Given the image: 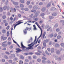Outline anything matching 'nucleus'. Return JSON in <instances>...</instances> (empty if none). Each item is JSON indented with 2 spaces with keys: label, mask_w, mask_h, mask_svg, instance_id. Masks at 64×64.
<instances>
[{
  "label": "nucleus",
  "mask_w": 64,
  "mask_h": 64,
  "mask_svg": "<svg viewBox=\"0 0 64 64\" xmlns=\"http://www.w3.org/2000/svg\"><path fill=\"white\" fill-rule=\"evenodd\" d=\"M8 62L10 63H11L12 62V60H8Z\"/></svg>",
  "instance_id": "37"
},
{
  "label": "nucleus",
  "mask_w": 64,
  "mask_h": 64,
  "mask_svg": "<svg viewBox=\"0 0 64 64\" xmlns=\"http://www.w3.org/2000/svg\"><path fill=\"white\" fill-rule=\"evenodd\" d=\"M44 15L45 14H44V13H42L41 14L40 16H44Z\"/></svg>",
  "instance_id": "47"
},
{
  "label": "nucleus",
  "mask_w": 64,
  "mask_h": 64,
  "mask_svg": "<svg viewBox=\"0 0 64 64\" xmlns=\"http://www.w3.org/2000/svg\"><path fill=\"white\" fill-rule=\"evenodd\" d=\"M51 29V27L50 26L48 28L47 30L48 31L49 30H50V29Z\"/></svg>",
  "instance_id": "58"
},
{
  "label": "nucleus",
  "mask_w": 64,
  "mask_h": 64,
  "mask_svg": "<svg viewBox=\"0 0 64 64\" xmlns=\"http://www.w3.org/2000/svg\"><path fill=\"white\" fill-rule=\"evenodd\" d=\"M2 32L3 33H6V30L4 29L3 30H2Z\"/></svg>",
  "instance_id": "17"
},
{
  "label": "nucleus",
  "mask_w": 64,
  "mask_h": 64,
  "mask_svg": "<svg viewBox=\"0 0 64 64\" xmlns=\"http://www.w3.org/2000/svg\"><path fill=\"white\" fill-rule=\"evenodd\" d=\"M28 58L29 59H31V57L30 56H28Z\"/></svg>",
  "instance_id": "61"
},
{
  "label": "nucleus",
  "mask_w": 64,
  "mask_h": 64,
  "mask_svg": "<svg viewBox=\"0 0 64 64\" xmlns=\"http://www.w3.org/2000/svg\"><path fill=\"white\" fill-rule=\"evenodd\" d=\"M7 36H9V32H7Z\"/></svg>",
  "instance_id": "46"
},
{
  "label": "nucleus",
  "mask_w": 64,
  "mask_h": 64,
  "mask_svg": "<svg viewBox=\"0 0 64 64\" xmlns=\"http://www.w3.org/2000/svg\"><path fill=\"white\" fill-rule=\"evenodd\" d=\"M38 16V14H36L34 15V16H33L32 17V18L33 19H34L35 17H37Z\"/></svg>",
  "instance_id": "10"
},
{
  "label": "nucleus",
  "mask_w": 64,
  "mask_h": 64,
  "mask_svg": "<svg viewBox=\"0 0 64 64\" xmlns=\"http://www.w3.org/2000/svg\"><path fill=\"white\" fill-rule=\"evenodd\" d=\"M57 15V13H54L52 14V16H56Z\"/></svg>",
  "instance_id": "14"
},
{
  "label": "nucleus",
  "mask_w": 64,
  "mask_h": 64,
  "mask_svg": "<svg viewBox=\"0 0 64 64\" xmlns=\"http://www.w3.org/2000/svg\"><path fill=\"white\" fill-rule=\"evenodd\" d=\"M48 41H49V40H48V39H46V40H45L44 41V42H48Z\"/></svg>",
  "instance_id": "31"
},
{
  "label": "nucleus",
  "mask_w": 64,
  "mask_h": 64,
  "mask_svg": "<svg viewBox=\"0 0 64 64\" xmlns=\"http://www.w3.org/2000/svg\"><path fill=\"white\" fill-rule=\"evenodd\" d=\"M26 30H29V31H30V30L31 28H28V27H26Z\"/></svg>",
  "instance_id": "26"
},
{
  "label": "nucleus",
  "mask_w": 64,
  "mask_h": 64,
  "mask_svg": "<svg viewBox=\"0 0 64 64\" xmlns=\"http://www.w3.org/2000/svg\"><path fill=\"white\" fill-rule=\"evenodd\" d=\"M2 18L4 19H5V18H6V16H2Z\"/></svg>",
  "instance_id": "41"
},
{
  "label": "nucleus",
  "mask_w": 64,
  "mask_h": 64,
  "mask_svg": "<svg viewBox=\"0 0 64 64\" xmlns=\"http://www.w3.org/2000/svg\"><path fill=\"white\" fill-rule=\"evenodd\" d=\"M28 22H31V23H34V22H36V23H35V24H36V25H37V26H38V27L39 28H41L40 27V26H39V25H38V24H39L37 22L34 21H32V22H31L30 21H28Z\"/></svg>",
  "instance_id": "3"
},
{
  "label": "nucleus",
  "mask_w": 64,
  "mask_h": 64,
  "mask_svg": "<svg viewBox=\"0 0 64 64\" xmlns=\"http://www.w3.org/2000/svg\"><path fill=\"white\" fill-rule=\"evenodd\" d=\"M40 29L41 31V34H40V36L38 37V38H39L40 37H41V36H42V29H41V28H40Z\"/></svg>",
  "instance_id": "13"
},
{
  "label": "nucleus",
  "mask_w": 64,
  "mask_h": 64,
  "mask_svg": "<svg viewBox=\"0 0 64 64\" xmlns=\"http://www.w3.org/2000/svg\"><path fill=\"white\" fill-rule=\"evenodd\" d=\"M35 54H36V55H40V54L38 52H36Z\"/></svg>",
  "instance_id": "52"
},
{
  "label": "nucleus",
  "mask_w": 64,
  "mask_h": 64,
  "mask_svg": "<svg viewBox=\"0 0 64 64\" xmlns=\"http://www.w3.org/2000/svg\"><path fill=\"white\" fill-rule=\"evenodd\" d=\"M7 38L6 37H4V36H2V39H3V40H5L7 39Z\"/></svg>",
  "instance_id": "6"
},
{
  "label": "nucleus",
  "mask_w": 64,
  "mask_h": 64,
  "mask_svg": "<svg viewBox=\"0 0 64 64\" xmlns=\"http://www.w3.org/2000/svg\"><path fill=\"white\" fill-rule=\"evenodd\" d=\"M16 50L18 52H21V51H22V50H20V48H16Z\"/></svg>",
  "instance_id": "18"
},
{
  "label": "nucleus",
  "mask_w": 64,
  "mask_h": 64,
  "mask_svg": "<svg viewBox=\"0 0 64 64\" xmlns=\"http://www.w3.org/2000/svg\"><path fill=\"white\" fill-rule=\"evenodd\" d=\"M20 6L21 8H23L24 7V5L22 4H20Z\"/></svg>",
  "instance_id": "22"
},
{
  "label": "nucleus",
  "mask_w": 64,
  "mask_h": 64,
  "mask_svg": "<svg viewBox=\"0 0 64 64\" xmlns=\"http://www.w3.org/2000/svg\"><path fill=\"white\" fill-rule=\"evenodd\" d=\"M54 18L52 16H49V18L50 19H53Z\"/></svg>",
  "instance_id": "27"
},
{
  "label": "nucleus",
  "mask_w": 64,
  "mask_h": 64,
  "mask_svg": "<svg viewBox=\"0 0 64 64\" xmlns=\"http://www.w3.org/2000/svg\"><path fill=\"white\" fill-rule=\"evenodd\" d=\"M24 34H27V29H26L24 30Z\"/></svg>",
  "instance_id": "9"
},
{
  "label": "nucleus",
  "mask_w": 64,
  "mask_h": 64,
  "mask_svg": "<svg viewBox=\"0 0 64 64\" xmlns=\"http://www.w3.org/2000/svg\"><path fill=\"white\" fill-rule=\"evenodd\" d=\"M50 5H51V4L50 3H49L46 6L47 8L49 7V6H50Z\"/></svg>",
  "instance_id": "19"
},
{
  "label": "nucleus",
  "mask_w": 64,
  "mask_h": 64,
  "mask_svg": "<svg viewBox=\"0 0 64 64\" xmlns=\"http://www.w3.org/2000/svg\"><path fill=\"white\" fill-rule=\"evenodd\" d=\"M49 37H51V38H52V37H53V34H49L48 35Z\"/></svg>",
  "instance_id": "15"
},
{
  "label": "nucleus",
  "mask_w": 64,
  "mask_h": 64,
  "mask_svg": "<svg viewBox=\"0 0 64 64\" xmlns=\"http://www.w3.org/2000/svg\"><path fill=\"white\" fill-rule=\"evenodd\" d=\"M56 31L57 32H58V31H60V30H59V28H57L56 29Z\"/></svg>",
  "instance_id": "42"
},
{
  "label": "nucleus",
  "mask_w": 64,
  "mask_h": 64,
  "mask_svg": "<svg viewBox=\"0 0 64 64\" xmlns=\"http://www.w3.org/2000/svg\"><path fill=\"white\" fill-rule=\"evenodd\" d=\"M43 45H44V47H46V43H43Z\"/></svg>",
  "instance_id": "64"
},
{
  "label": "nucleus",
  "mask_w": 64,
  "mask_h": 64,
  "mask_svg": "<svg viewBox=\"0 0 64 64\" xmlns=\"http://www.w3.org/2000/svg\"><path fill=\"white\" fill-rule=\"evenodd\" d=\"M60 22H61L62 23V25H64V20H62L60 21Z\"/></svg>",
  "instance_id": "11"
},
{
  "label": "nucleus",
  "mask_w": 64,
  "mask_h": 64,
  "mask_svg": "<svg viewBox=\"0 0 64 64\" xmlns=\"http://www.w3.org/2000/svg\"><path fill=\"white\" fill-rule=\"evenodd\" d=\"M13 48V46H10V49H12Z\"/></svg>",
  "instance_id": "56"
},
{
  "label": "nucleus",
  "mask_w": 64,
  "mask_h": 64,
  "mask_svg": "<svg viewBox=\"0 0 64 64\" xmlns=\"http://www.w3.org/2000/svg\"><path fill=\"white\" fill-rule=\"evenodd\" d=\"M3 11V8H0V12H2Z\"/></svg>",
  "instance_id": "32"
},
{
  "label": "nucleus",
  "mask_w": 64,
  "mask_h": 64,
  "mask_svg": "<svg viewBox=\"0 0 64 64\" xmlns=\"http://www.w3.org/2000/svg\"><path fill=\"white\" fill-rule=\"evenodd\" d=\"M8 4V0H6V2L5 3L6 5H7Z\"/></svg>",
  "instance_id": "29"
},
{
  "label": "nucleus",
  "mask_w": 64,
  "mask_h": 64,
  "mask_svg": "<svg viewBox=\"0 0 64 64\" xmlns=\"http://www.w3.org/2000/svg\"><path fill=\"white\" fill-rule=\"evenodd\" d=\"M21 46L22 47L21 48H22V50H23V51H27V49H33V48L32 46H34V44L32 45L31 46H29L27 48L25 46H24L23 44V43L22 42H21Z\"/></svg>",
  "instance_id": "1"
},
{
  "label": "nucleus",
  "mask_w": 64,
  "mask_h": 64,
  "mask_svg": "<svg viewBox=\"0 0 64 64\" xmlns=\"http://www.w3.org/2000/svg\"><path fill=\"white\" fill-rule=\"evenodd\" d=\"M13 4L15 5H18V2H13Z\"/></svg>",
  "instance_id": "8"
},
{
  "label": "nucleus",
  "mask_w": 64,
  "mask_h": 64,
  "mask_svg": "<svg viewBox=\"0 0 64 64\" xmlns=\"http://www.w3.org/2000/svg\"><path fill=\"white\" fill-rule=\"evenodd\" d=\"M46 8L45 7H44L42 9V12H44L46 11Z\"/></svg>",
  "instance_id": "7"
},
{
  "label": "nucleus",
  "mask_w": 64,
  "mask_h": 64,
  "mask_svg": "<svg viewBox=\"0 0 64 64\" xmlns=\"http://www.w3.org/2000/svg\"><path fill=\"white\" fill-rule=\"evenodd\" d=\"M10 19L11 21H12V20H13V19L12 17H11L10 18Z\"/></svg>",
  "instance_id": "57"
},
{
  "label": "nucleus",
  "mask_w": 64,
  "mask_h": 64,
  "mask_svg": "<svg viewBox=\"0 0 64 64\" xmlns=\"http://www.w3.org/2000/svg\"><path fill=\"white\" fill-rule=\"evenodd\" d=\"M18 23L16 24H14V29H15V28H16V27L17 26H18V25H20V24H21V23H23V22H21V20H18V22H16V23Z\"/></svg>",
  "instance_id": "2"
},
{
  "label": "nucleus",
  "mask_w": 64,
  "mask_h": 64,
  "mask_svg": "<svg viewBox=\"0 0 64 64\" xmlns=\"http://www.w3.org/2000/svg\"><path fill=\"white\" fill-rule=\"evenodd\" d=\"M33 27L34 28V30H36L37 29L36 28V26H35V25H33Z\"/></svg>",
  "instance_id": "28"
},
{
  "label": "nucleus",
  "mask_w": 64,
  "mask_h": 64,
  "mask_svg": "<svg viewBox=\"0 0 64 64\" xmlns=\"http://www.w3.org/2000/svg\"><path fill=\"white\" fill-rule=\"evenodd\" d=\"M20 58H21V59H24V56H20Z\"/></svg>",
  "instance_id": "34"
},
{
  "label": "nucleus",
  "mask_w": 64,
  "mask_h": 64,
  "mask_svg": "<svg viewBox=\"0 0 64 64\" xmlns=\"http://www.w3.org/2000/svg\"><path fill=\"white\" fill-rule=\"evenodd\" d=\"M31 12H36V10H32Z\"/></svg>",
  "instance_id": "44"
},
{
  "label": "nucleus",
  "mask_w": 64,
  "mask_h": 64,
  "mask_svg": "<svg viewBox=\"0 0 64 64\" xmlns=\"http://www.w3.org/2000/svg\"><path fill=\"white\" fill-rule=\"evenodd\" d=\"M45 27V26L44 24H42V28H44V27Z\"/></svg>",
  "instance_id": "33"
},
{
  "label": "nucleus",
  "mask_w": 64,
  "mask_h": 64,
  "mask_svg": "<svg viewBox=\"0 0 64 64\" xmlns=\"http://www.w3.org/2000/svg\"><path fill=\"white\" fill-rule=\"evenodd\" d=\"M30 4V2L29 1H28L26 2V4L27 5H29Z\"/></svg>",
  "instance_id": "25"
},
{
  "label": "nucleus",
  "mask_w": 64,
  "mask_h": 64,
  "mask_svg": "<svg viewBox=\"0 0 64 64\" xmlns=\"http://www.w3.org/2000/svg\"><path fill=\"white\" fill-rule=\"evenodd\" d=\"M51 51L52 52H54V48H52L51 49Z\"/></svg>",
  "instance_id": "38"
},
{
  "label": "nucleus",
  "mask_w": 64,
  "mask_h": 64,
  "mask_svg": "<svg viewBox=\"0 0 64 64\" xmlns=\"http://www.w3.org/2000/svg\"><path fill=\"white\" fill-rule=\"evenodd\" d=\"M55 46L56 47H58L59 46V44H55Z\"/></svg>",
  "instance_id": "20"
},
{
  "label": "nucleus",
  "mask_w": 64,
  "mask_h": 64,
  "mask_svg": "<svg viewBox=\"0 0 64 64\" xmlns=\"http://www.w3.org/2000/svg\"><path fill=\"white\" fill-rule=\"evenodd\" d=\"M33 9H38L37 6L36 5L34 6L33 7Z\"/></svg>",
  "instance_id": "16"
},
{
  "label": "nucleus",
  "mask_w": 64,
  "mask_h": 64,
  "mask_svg": "<svg viewBox=\"0 0 64 64\" xmlns=\"http://www.w3.org/2000/svg\"><path fill=\"white\" fill-rule=\"evenodd\" d=\"M13 8H11L10 9V12H12V10H14V12H16V8H14V9H13Z\"/></svg>",
  "instance_id": "4"
},
{
  "label": "nucleus",
  "mask_w": 64,
  "mask_h": 64,
  "mask_svg": "<svg viewBox=\"0 0 64 64\" xmlns=\"http://www.w3.org/2000/svg\"><path fill=\"white\" fill-rule=\"evenodd\" d=\"M60 45L61 46H64V43H62L60 44Z\"/></svg>",
  "instance_id": "54"
},
{
  "label": "nucleus",
  "mask_w": 64,
  "mask_h": 64,
  "mask_svg": "<svg viewBox=\"0 0 64 64\" xmlns=\"http://www.w3.org/2000/svg\"><path fill=\"white\" fill-rule=\"evenodd\" d=\"M15 7L16 8H17V9L19 8H20V7L19 6H15Z\"/></svg>",
  "instance_id": "59"
},
{
  "label": "nucleus",
  "mask_w": 64,
  "mask_h": 64,
  "mask_svg": "<svg viewBox=\"0 0 64 64\" xmlns=\"http://www.w3.org/2000/svg\"><path fill=\"white\" fill-rule=\"evenodd\" d=\"M6 42L7 41H5L4 42H3L2 43V46H3V47H6V46H7V44L4 43H6Z\"/></svg>",
  "instance_id": "5"
},
{
  "label": "nucleus",
  "mask_w": 64,
  "mask_h": 64,
  "mask_svg": "<svg viewBox=\"0 0 64 64\" xmlns=\"http://www.w3.org/2000/svg\"><path fill=\"white\" fill-rule=\"evenodd\" d=\"M6 9L8 11L10 9V7H9V6H6Z\"/></svg>",
  "instance_id": "21"
},
{
  "label": "nucleus",
  "mask_w": 64,
  "mask_h": 64,
  "mask_svg": "<svg viewBox=\"0 0 64 64\" xmlns=\"http://www.w3.org/2000/svg\"><path fill=\"white\" fill-rule=\"evenodd\" d=\"M43 4V3L42 2H40L39 4V5H42Z\"/></svg>",
  "instance_id": "45"
},
{
  "label": "nucleus",
  "mask_w": 64,
  "mask_h": 64,
  "mask_svg": "<svg viewBox=\"0 0 64 64\" xmlns=\"http://www.w3.org/2000/svg\"><path fill=\"white\" fill-rule=\"evenodd\" d=\"M25 61L26 62H29V60H28V59H26L25 60Z\"/></svg>",
  "instance_id": "55"
},
{
  "label": "nucleus",
  "mask_w": 64,
  "mask_h": 64,
  "mask_svg": "<svg viewBox=\"0 0 64 64\" xmlns=\"http://www.w3.org/2000/svg\"><path fill=\"white\" fill-rule=\"evenodd\" d=\"M48 51L50 52V48H48L47 49Z\"/></svg>",
  "instance_id": "63"
},
{
  "label": "nucleus",
  "mask_w": 64,
  "mask_h": 64,
  "mask_svg": "<svg viewBox=\"0 0 64 64\" xmlns=\"http://www.w3.org/2000/svg\"><path fill=\"white\" fill-rule=\"evenodd\" d=\"M57 36V34H55L54 35V37H56Z\"/></svg>",
  "instance_id": "48"
},
{
  "label": "nucleus",
  "mask_w": 64,
  "mask_h": 64,
  "mask_svg": "<svg viewBox=\"0 0 64 64\" xmlns=\"http://www.w3.org/2000/svg\"><path fill=\"white\" fill-rule=\"evenodd\" d=\"M42 59H43V60H46V59H47L46 58H45L44 57H43L42 58Z\"/></svg>",
  "instance_id": "50"
},
{
  "label": "nucleus",
  "mask_w": 64,
  "mask_h": 64,
  "mask_svg": "<svg viewBox=\"0 0 64 64\" xmlns=\"http://www.w3.org/2000/svg\"><path fill=\"white\" fill-rule=\"evenodd\" d=\"M37 61L38 62H40L41 61V59L40 58H38V59H37Z\"/></svg>",
  "instance_id": "30"
},
{
  "label": "nucleus",
  "mask_w": 64,
  "mask_h": 64,
  "mask_svg": "<svg viewBox=\"0 0 64 64\" xmlns=\"http://www.w3.org/2000/svg\"><path fill=\"white\" fill-rule=\"evenodd\" d=\"M58 26V24L57 23H56L54 25V27L55 28H56V27H57Z\"/></svg>",
  "instance_id": "24"
},
{
  "label": "nucleus",
  "mask_w": 64,
  "mask_h": 64,
  "mask_svg": "<svg viewBox=\"0 0 64 64\" xmlns=\"http://www.w3.org/2000/svg\"><path fill=\"white\" fill-rule=\"evenodd\" d=\"M7 9V6H5L4 7V10H5Z\"/></svg>",
  "instance_id": "23"
},
{
  "label": "nucleus",
  "mask_w": 64,
  "mask_h": 64,
  "mask_svg": "<svg viewBox=\"0 0 64 64\" xmlns=\"http://www.w3.org/2000/svg\"><path fill=\"white\" fill-rule=\"evenodd\" d=\"M20 2L22 3H24V0H20Z\"/></svg>",
  "instance_id": "35"
},
{
  "label": "nucleus",
  "mask_w": 64,
  "mask_h": 64,
  "mask_svg": "<svg viewBox=\"0 0 64 64\" xmlns=\"http://www.w3.org/2000/svg\"><path fill=\"white\" fill-rule=\"evenodd\" d=\"M24 10L26 11H28V8H25L24 9Z\"/></svg>",
  "instance_id": "43"
},
{
  "label": "nucleus",
  "mask_w": 64,
  "mask_h": 64,
  "mask_svg": "<svg viewBox=\"0 0 64 64\" xmlns=\"http://www.w3.org/2000/svg\"><path fill=\"white\" fill-rule=\"evenodd\" d=\"M19 64H23V62L21 60H20L19 62Z\"/></svg>",
  "instance_id": "12"
},
{
  "label": "nucleus",
  "mask_w": 64,
  "mask_h": 64,
  "mask_svg": "<svg viewBox=\"0 0 64 64\" xmlns=\"http://www.w3.org/2000/svg\"><path fill=\"white\" fill-rule=\"evenodd\" d=\"M8 25V22H6L5 24V25L6 26H7Z\"/></svg>",
  "instance_id": "51"
},
{
  "label": "nucleus",
  "mask_w": 64,
  "mask_h": 64,
  "mask_svg": "<svg viewBox=\"0 0 64 64\" xmlns=\"http://www.w3.org/2000/svg\"><path fill=\"white\" fill-rule=\"evenodd\" d=\"M33 57L34 59H36V56H33Z\"/></svg>",
  "instance_id": "60"
},
{
  "label": "nucleus",
  "mask_w": 64,
  "mask_h": 64,
  "mask_svg": "<svg viewBox=\"0 0 64 64\" xmlns=\"http://www.w3.org/2000/svg\"><path fill=\"white\" fill-rule=\"evenodd\" d=\"M43 23V20H40V21L39 23L40 24H42Z\"/></svg>",
  "instance_id": "49"
},
{
  "label": "nucleus",
  "mask_w": 64,
  "mask_h": 64,
  "mask_svg": "<svg viewBox=\"0 0 64 64\" xmlns=\"http://www.w3.org/2000/svg\"><path fill=\"white\" fill-rule=\"evenodd\" d=\"M10 28V26H8L6 27V29L8 30Z\"/></svg>",
  "instance_id": "40"
},
{
  "label": "nucleus",
  "mask_w": 64,
  "mask_h": 64,
  "mask_svg": "<svg viewBox=\"0 0 64 64\" xmlns=\"http://www.w3.org/2000/svg\"><path fill=\"white\" fill-rule=\"evenodd\" d=\"M32 16H33V14H32L30 16V18H32Z\"/></svg>",
  "instance_id": "53"
},
{
  "label": "nucleus",
  "mask_w": 64,
  "mask_h": 64,
  "mask_svg": "<svg viewBox=\"0 0 64 64\" xmlns=\"http://www.w3.org/2000/svg\"><path fill=\"white\" fill-rule=\"evenodd\" d=\"M56 54H60V51L59 50H58L56 52Z\"/></svg>",
  "instance_id": "39"
},
{
  "label": "nucleus",
  "mask_w": 64,
  "mask_h": 64,
  "mask_svg": "<svg viewBox=\"0 0 64 64\" xmlns=\"http://www.w3.org/2000/svg\"><path fill=\"white\" fill-rule=\"evenodd\" d=\"M57 39H60L61 38V36H58L57 37Z\"/></svg>",
  "instance_id": "36"
},
{
  "label": "nucleus",
  "mask_w": 64,
  "mask_h": 64,
  "mask_svg": "<svg viewBox=\"0 0 64 64\" xmlns=\"http://www.w3.org/2000/svg\"><path fill=\"white\" fill-rule=\"evenodd\" d=\"M32 5H29L28 6L29 8H32Z\"/></svg>",
  "instance_id": "62"
}]
</instances>
